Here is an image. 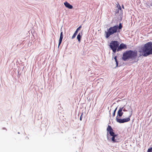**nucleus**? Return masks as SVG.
<instances>
[{
  "label": "nucleus",
  "instance_id": "2",
  "mask_svg": "<svg viewBox=\"0 0 152 152\" xmlns=\"http://www.w3.org/2000/svg\"><path fill=\"white\" fill-rule=\"evenodd\" d=\"M118 26H115L112 27H110L107 29V31H105V37L108 38L110 35H112L117 32Z\"/></svg>",
  "mask_w": 152,
  "mask_h": 152
},
{
  "label": "nucleus",
  "instance_id": "29",
  "mask_svg": "<svg viewBox=\"0 0 152 152\" xmlns=\"http://www.w3.org/2000/svg\"><path fill=\"white\" fill-rule=\"evenodd\" d=\"M123 8H124V6H123Z\"/></svg>",
  "mask_w": 152,
  "mask_h": 152
},
{
  "label": "nucleus",
  "instance_id": "21",
  "mask_svg": "<svg viewBox=\"0 0 152 152\" xmlns=\"http://www.w3.org/2000/svg\"><path fill=\"white\" fill-rule=\"evenodd\" d=\"M114 59L115 61H117V56H115L114 57Z\"/></svg>",
  "mask_w": 152,
  "mask_h": 152
},
{
  "label": "nucleus",
  "instance_id": "7",
  "mask_svg": "<svg viewBox=\"0 0 152 152\" xmlns=\"http://www.w3.org/2000/svg\"><path fill=\"white\" fill-rule=\"evenodd\" d=\"M126 46L125 44H124L123 43H121L119 46H118L117 49V51H121L122 49H126Z\"/></svg>",
  "mask_w": 152,
  "mask_h": 152
},
{
  "label": "nucleus",
  "instance_id": "28",
  "mask_svg": "<svg viewBox=\"0 0 152 152\" xmlns=\"http://www.w3.org/2000/svg\"><path fill=\"white\" fill-rule=\"evenodd\" d=\"M123 8H124V6H123Z\"/></svg>",
  "mask_w": 152,
  "mask_h": 152
},
{
  "label": "nucleus",
  "instance_id": "3",
  "mask_svg": "<svg viewBox=\"0 0 152 152\" xmlns=\"http://www.w3.org/2000/svg\"><path fill=\"white\" fill-rule=\"evenodd\" d=\"M129 108L131 109V111L130 112V115L129 117L126 118H124L122 119H120L118 118L117 117L116 118V120L117 122L119 123H123L125 122H127L130 120V118L131 117L132 114V110L130 106H128Z\"/></svg>",
  "mask_w": 152,
  "mask_h": 152
},
{
  "label": "nucleus",
  "instance_id": "13",
  "mask_svg": "<svg viewBox=\"0 0 152 152\" xmlns=\"http://www.w3.org/2000/svg\"><path fill=\"white\" fill-rule=\"evenodd\" d=\"M80 34L82 35V32H81V33H79V34L77 35V39L79 42H80V39L81 37Z\"/></svg>",
  "mask_w": 152,
  "mask_h": 152
},
{
  "label": "nucleus",
  "instance_id": "17",
  "mask_svg": "<svg viewBox=\"0 0 152 152\" xmlns=\"http://www.w3.org/2000/svg\"><path fill=\"white\" fill-rule=\"evenodd\" d=\"M118 28L119 29H121L122 28V26L121 23H120L119 24V26H118Z\"/></svg>",
  "mask_w": 152,
  "mask_h": 152
},
{
  "label": "nucleus",
  "instance_id": "26",
  "mask_svg": "<svg viewBox=\"0 0 152 152\" xmlns=\"http://www.w3.org/2000/svg\"><path fill=\"white\" fill-rule=\"evenodd\" d=\"M123 8H124V6H123Z\"/></svg>",
  "mask_w": 152,
  "mask_h": 152
},
{
  "label": "nucleus",
  "instance_id": "6",
  "mask_svg": "<svg viewBox=\"0 0 152 152\" xmlns=\"http://www.w3.org/2000/svg\"><path fill=\"white\" fill-rule=\"evenodd\" d=\"M129 52V50L126 51L123 53L122 58L124 61H126L127 59H130Z\"/></svg>",
  "mask_w": 152,
  "mask_h": 152
},
{
  "label": "nucleus",
  "instance_id": "15",
  "mask_svg": "<svg viewBox=\"0 0 152 152\" xmlns=\"http://www.w3.org/2000/svg\"><path fill=\"white\" fill-rule=\"evenodd\" d=\"M77 34L76 33V32H75L73 35L72 37V39H73L75 37L76 35H77Z\"/></svg>",
  "mask_w": 152,
  "mask_h": 152
},
{
  "label": "nucleus",
  "instance_id": "8",
  "mask_svg": "<svg viewBox=\"0 0 152 152\" xmlns=\"http://www.w3.org/2000/svg\"><path fill=\"white\" fill-rule=\"evenodd\" d=\"M107 130L109 132L111 136L115 135V133L113 132V129L110 126L108 125L107 128Z\"/></svg>",
  "mask_w": 152,
  "mask_h": 152
},
{
  "label": "nucleus",
  "instance_id": "5",
  "mask_svg": "<svg viewBox=\"0 0 152 152\" xmlns=\"http://www.w3.org/2000/svg\"><path fill=\"white\" fill-rule=\"evenodd\" d=\"M129 52L130 59L134 60L136 58L137 55V51L129 50Z\"/></svg>",
  "mask_w": 152,
  "mask_h": 152
},
{
  "label": "nucleus",
  "instance_id": "24",
  "mask_svg": "<svg viewBox=\"0 0 152 152\" xmlns=\"http://www.w3.org/2000/svg\"><path fill=\"white\" fill-rule=\"evenodd\" d=\"M119 9H120V10H121V8L120 6V5H119Z\"/></svg>",
  "mask_w": 152,
  "mask_h": 152
},
{
  "label": "nucleus",
  "instance_id": "11",
  "mask_svg": "<svg viewBox=\"0 0 152 152\" xmlns=\"http://www.w3.org/2000/svg\"><path fill=\"white\" fill-rule=\"evenodd\" d=\"M63 38V32H61V34H60V38H59V40L58 47H59V45L61 43Z\"/></svg>",
  "mask_w": 152,
  "mask_h": 152
},
{
  "label": "nucleus",
  "instance_id": "22",
  "mask_svg": "<svg viewBox=\"0 0 152 152\" xmlns=\"http://www.w3.org/2000/svg\"><path fill=\"white\" fill-rule=\"evenodd\" d=\"M115 62H116V66H118V61H115Z\"/></svg>",
  "mask_w": 152,
  "mask_h": 152
},
{
  "label": "nucleus",
  "instance_id": "12",
  "mask_svg": "<svg viewBox=\"0 0 152 152\" xmlns=\"http://www.w3.org/2000/svg\"><path fill=\"white\" fill-rule=\"evenodd\" d=\"M112 137L111 139L112 141L113 142H117L118 141V140H115V138H117V135L115 134V135L112 136Z\"/></svg>",
  "mask_w": 152,
  "mask_h": 152
},
{
  "label": "nucleus",
  "instance_id": "10",
  "mask_svg": "<svg viewBox=\"0 0 152 152\" xmlns=\"http://www.w3.org/2000/svg\"><path fill=\"white\" fill-rule=\"evenodd\" d=\"M64 4L66 7L69 9H72L73 8V6L67 1H65L64 3Z\"/></svg>",
  "mask_w": 152,
  "mask_h": 152
},
{
  "label": "nucleus",
  "instance_id": "16",
  "mask_svg": "<svg viewBox=\"0 0 152 152\" xmlns=\"http://www.w3.org/2000/svg\"><path fill=\"white\" fill-rule=\"evenodd\" d=\"M147 152H152V147L148 149Z\"/></svg>",
  "mask_w": 152,
  "mask_h": 152
},
{
  "label": "nucleus",
  "instance_id": "27",
  "mask_svg": "<svg viewBox=\"0 0 152 152\" xmlns=\"http://www.w3.org/2000/svg\"><path fill=\"white\" fill-rule=\"evenodd\" d=\"M123 8H124V6H123Z\"/></svg>",
  "mask_w": 152,
  "mask_h": 152
},
{
  "label": "nucleus",
  "instance_id": "20",
  "mask_svg": "<svg viewBox=\"0 0 152 152\" xmlns=\"http://www.w3.org/2000/svg\"><path fill=\"white\" fill-rule=\"evenodd\" d=\"M124 111V112H126V111H127V110H126L125 108H124L123 109V110Z\"/></svg>",
  "mask_w": 152,
  "mask_h": 152
},
{
  "label": "nucleus",
  "instance_id": "18",
  "mask_svg": "<svg viewBox=\"0 0 152 152\" xmlns=\"http://www.w3.org/2000/svg\"><path fill=\"white\" fill-rule=\"evenodd\" d=\"M117 107H116L115 109L114 110V112H113V116L114 117L115 116V112H116V111L117 110Z\"/></svg>",
  "mask_w": 152,
  "mask_h": 152
},
{
  "label": "nucleus",
  "instance_id": "9",
  "mask_svg": "<svg viewBox=\"0 0 152 152\" xmlns=\"http://www.w3.org/2000/svg\"><path fill=\"white\" fill-rule=\"evenodd\" d=\"M124 108V107H120V108L119 109V110L118 111L117 116V117H116L118 118V116H119V117H120L123 114V113L122 112V111L123 109Z\"/></svg>",
  "mask_w": 152,
  "mask_h": 152
},
{
  "label": "nucleus",
  "instance_id": "23",
  "mask_svg": "<svg viewBox=\"0 0 152 152\" xmlns=\"http://www.w3.org/2000/svg\"><path fill=\"white\" fill-rule=\"evenodd\" d=\"M108 135H109L107 133V138L108 140L109 138V137L108 136Z\"/></svg>",
  "mask_w": 152,
  "mask_h": 152
},
{
  "label": "nucleus",
  "instance_id": "1",
  "mask_svg": "<svg viewBox=\"0 0 152 152\" xmlns=\"http://www.w3.org/2000/svg\"><path fill=\"white\" fill-rule=\"evenodd\" d=\"M152 54V42H149L145 45L144 47L142 49V55L147 56Z\"/></svg>",
  "mask_w": 152,
  "mask_h": 152
},
{
  "label": "nucleus",
  "instance_id": "4",
  "mask_svg": "<svg viewBox=\"0 0 152 152\" xmlns=\"http://www.w3.org/2000/svg\"><path fill=\"white\" fill-rule=\"evenodd\" d=\"M119 43L117 41H112L110 45V48L113 50V52L115 53L119 46Z\"/></svg>",
  "mask_w": 152,
  "mask_h": 152
},
{
  "label": "nucleus",
  "instance_id": "14",
  "mask_svg": "<svg viewBox=\"0 0 152 152\" xmlns=\"http://www.w3.org/2000/svg\"><path fill=\"white\" fill-rule=\"evenodd\" d=\"M81 28V26H80L77 29H76V31L75 32H76V33H77V32H78V31L80 30V28Z\"/></svg>",
  "mask_w": 152,
  "mask_h": 152
},
{
  "label": "nucleus",
  "instance_id": "19",
  "mask_svg": "<svg viewBox=\"0 0 152 152\" xmlns=\"http://www.w3.org/2000/svg\"><path fill=\"white\" fill-rule=\"evenodd\" d=\"M83 113H81V116H80V121H81V120H82V115H83Z\"/></svg>",
  "mask_w": 152,
  "mask_h": 152
},
{
  "label": "nucleus",
  "instance_id": "25",
  "mask_svg": "<svg viewBox=\"0 0 152 152\" xmlns=\"http://www.w3.org/2000/svg\"><path fill=\"white\" fill-rule=\"evenodd\" d=\"M115 140H118L117 139V138H115Z\"/></svg>",
  "mask_w": 152,
  "mask_h": 152
}]
</instances>
